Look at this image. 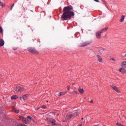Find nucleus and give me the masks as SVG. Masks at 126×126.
<instances>
[{"instance_id": "nucleus-3", "label": "nucleus", "mask_w": 126, "mask_h": 126, "mask_svg": "<svg viewBox=\"0 0 126 126\" xmlns=\"http://www.w3.org/2000/svg\"><path fill=\"white\" fill-rule=\"evenodd\" d=\"M14 89H15V91H16L17 92H18L19 91L22 92V91H24V90H25L24 88L21 87L20 86H16V87H15Z\"/></svg>"}, {"instance_id": "nucleus-25", "label": "nucleus", "mask_w": 126, "mask_h": 126, "mask_svg": "<svg viewBox=\"0 0 126 126\" xmlns=\"http://www.w3.org/2000/svg\"><path fill=\"white\" fill-rule=\"evenodd\" d=\"M0 6H2V7H3L4 6V4L2 3V2L0 1Z\"/></svg>"}, {"instance_id": "nucleus-18", "label": "nucleus", "mask_w": 126, "mask_h": 126, "mask_svg": "<svg viewBox=\"0 0 126 126\" xmlns=\"http://www.w3.org/2000/svg\"><path fill=\"white\" fill-rule=\"evenodd\" d=\"M66 117H68V119L70 120L71 119V118H72L73 117V114H70L68 116H66Z\"/></svg>"}, {"instance_id": "nucleus-35", "label": "nucleus", "mask_w": 126, "mask_h": 126, "mask_svg": "<svg viewBox=\"0 0 126 126\" xmlns=\"http://www.w3.org/2000/svg\"><path fill=\"white\" fill-rule=\"evenodd\" d=\"M94 1H95V2H99V0H94Z\"/></svg>"}, {"instance_id": "nucleus-16", "label": "nucleus", "mask_w": 126, "mask_h": 126, "mask_svg": "<svg viewBox=\"0 0 126 126\" xmlns=\"http://www.w3.org/2000/svg\"><path fill=\"white\" fill-rule=\"evenodd\" d=\"M18 98V96H17V95H13L11 97V98L12 99V100H16V99H17Z\"/></svg>"}, {"instance_id": "nucleus-1", "label": "nucleus", "mask_w": 126, "mask_h": 126, "mask_svg": "<svg viewBox=\"0 0 126 126\" xmlns=\"http://www.w3.org/2000/svg\"><path fill=\"white\" fill-rule=\"evenodd\" d=\"M72 9H73V7L71 5L64 7L63 9V13L61 18V20L63 21H64V20H70L71 17L74 16V12L71 11Z\"/></svg>"}, {"instance_id": "nucleus-38", "label": "nucleus", "mask_w": 126, "mask_h": 126, "mask_svg": "<svg viewBox=\"0 0 126 126\" xmlns=\"http://www.w3.org/2000/svg\"><path fill=\"white\" fill-rule=\"evenodd\" d=\"M49 122L50 123V124H51V119H50V120H49Z\"/></svg>"}, {"instance_id": "nucleus-19", "label": "nucleus", "mask_w": 126, "mask_h": 126, "mask_svg": "<svg viewBox=\"0 0 126 126\" xmlns=\"http://www.w3.org/2000/svg\"><path fill=\"white\" fill-rule=\"evenodd\" d=\"M124 20H125V16L123 15L121 17V18L120 19V21H121V22H123L124 21Z\"/></svg>"}, {"instance_id": "nucleus-15", "label": "nucleus", "mask_w": 126, "mask_h": 126, "mask_svg": "<svg viewBox=\"0 0 126 126\" xmlns=\"http://www.w3.org/2000/svg\"><path fill=\"white\" fill-rule=\"evenodd\" d=\"M4 45V41H3V39H0V47H2Z\"/></svg>"}, {"instance_id": "nucleus-42", "label": "nucleus", "mask_w": 126, "mask_h": 126, "mask_svg": "<svg viewBox=\"0 0 126 126\" xmlns=\"http://www.w3.org/2000/svg\"><path fill=\"white\" fill-rule=\"evenodd\" d=\"M73 85H74V84H73Z\"/></svg>"}, {"instance_id": "nucleus-37", "label": "nucleus", "mask_w": 126, "mask_h": 126, "mask_svg": "<svg viewBox=\"0 0 126 126\" xmlns=\"http://www.w3.org/2000/svg\"><path fill=\"white\" fill-rule=\"evenodd\" d=\"M111 60H112V61H114V62H115V59H114L113 58H112Z\"/></svg>"}, {"instance_id": "nucleus-33", "label": "nucleus", "mask_w": 126, "mask_h": 126, "mask_svg": "<svg viewBox=\"0 0 126 126\" xmlns=\"http://www.w3.org/2000/svg\"><path fill=\"white\" fill-rule=\"evenodd\" d=\"M24 124H19V125H18V126H24Z\"/></svg>"}, {"instance_id": "nucleus-29", "label": "nucleus", "mask_w": 126, "mask_h": 126, "mask_svg": "<svg viewBox=\"0 0 126 126\" xmlns=\"http://www.w3.org/2000/svg\"><path fill=\"white\" fill-rule=\"evenodd\" d=\"M117 125L118 126H124V125H122L121 123H117Z\"/></svg>"}, {"instance_id": "nucleus-23", "label": "nucleus", "mask_w": 126, "mask_h": 126, "mask_svg": "<svg viewBox=\"0 0 126 126\" xmlns=\"http://www.w3.org/2000/svg\"><path fill=\"white\" fill-rule=\"evenodd\" d=\"M27 119L30 120L31 122V121H32V117H31V116H28Z\"/></svg>"}, {"instance_id": "nucleus-31", "label": "nucleus", "mask_w": 126, "mask_h": 126, "mask_svg": "<svg viewBox=\"0 0 126 126\" xmlns=\"http://www.w3.org/2000/svg\"><path fill=\"white\" fill-rule=\"evenodd\" d=\"M67 90H68V91L70 90V86H67Z\"/></svg>"}, {"instance_id": "nucleus-34", "label": "nucleus", "mask_w": 126, "mask_h": 126, "mask_svg": "<svg viewBox=\"0 0 126 126\" xmlns=\"http://www.w3.org/2000/svg\"><path fill=\"white\" fill-rule=\"evenodd\" d=\"M13 49L14 50V51H16V50H17V47H14L13 48Z\"/></svg>"}, {"instance_id": "nucleus-11", "label": "nucleus", "mask_w": 126, "mask_h": 126, "mask_svg": "<svg viewBox=\"0 0 126 126\" xmlns=\"http://www.w3.org/2000/svg\"><path fill=\"white\" fill-rule=\"evenodd\" d=\"M111 87H112V88H113V89L115 90V91L116 92H117L118 93H120V92L119 91V90L118 89V88L117 87H116V86H115L114 85H111Z\"/></svg>"}, {"instance_id": "nucleus-36", "label": "nucleus", "mask_w": 126, "mask_h": 126, "mask_svg": "<svg viewBox=\"0 0 126 126\" xmlns=\"http://www.w3.org/2000/svg\"><path fill=\"white\" fill-rule=\"evenodd\" d=\"M90 102L91 103H93V100H91Z\"/></svg>"}, {"instance_id": "nucleus-40", "label": "nucleus", "mask_w": 126, "mask_h": 126, "mask_svg": "<svg viewBox=\"0 0 126 126\" xmlns=\"http://www.w3.org/2000/svg\"><path fill=\"white\" fill-rule=\"evenodd\" d=\"M124 57H126V54H125V55L124 56Z\"/></svg>"}, {"instance_id": "nucleus-20", "label": "nucleus", "mask_w": 126, "mask_h": 126, "mask_svg": "<svg viewBox=\"0 0 126 126\" xmlns=\"http://www.w3.org/2000/svg\"><path fill=\"white\" fill-rule=\"evenodd\" d=\"M71 94H74L75 95H76V94H78V92H77L76 91H74L70 93Z\"/></svg>"}, {"instance_id": "nucleus-9", "label": "nucleus", "mask_w": 126, "mask_h": 126, "mask_svg": "<svg viewBox=\"0 0 126 126\" xmlns=\"http://www.w3.org/2000/svg\"><path fill=\"white\" fill-rule=\"evenodd\" d=\"M56 122L57 121H56V120L53 118L51 119V123L52 126H56L57 125V124H56Z\"/></svg>"}, {"instance_id": "nucleus-26", "label": "nucleus", "mask_w": 126, "mask_h": 126, "mask_svg": "<svg viewBox=\"0 0 126 126\" xmlns=\"http://www.w3.org/2000/svg\"><path fill=\"white\" fill-rule=\"evenodd\" d=\"M14 6V3H13L12 6L10 7V10H12V8H13V7Z\"/></svg>"}, {"instance_id": "nucleus-24", "label": "nucleus", "mask_w": 126, "mask_h": 126, "mask_svg": "<svg viewBox=\"0 0 126 126\" xmlns=\"http://www.w3.org/2000/svg\"><path fill=\"white\" fill-rule=\"evenodd\" d=\"M19 118L20 119H22L23 122L24 121L25 117H24V116H19Z\"/></svg>"}, {"instance_id": "nucleus-21", "label": "nucleus", "mask_w": 126, "mask_h": 126, "mask_svg": "<svg viewBox=\"0 0 126 126\" xmlns=\"http://www.w3.org/2000/svg\"><path fill=\"white\" fill-rule=\"evenodd\" d=\"M119 71H120V72H124L126 71V70H125V69H124L123 68H120L119 69Z\"/></svg>"}, {"instance_id": "nucleus-8", "label": "nucleus", "mask_w": 126, "mask_h": 126, "mask_svg": "<svg viewBox=\"0 0 126 126\" xmlns=\"http://www.w3.org/2000/svg\"><path fill=\"white\" fill-rule=\"evenodd\" d=\"M98 51L100 54H103V53L105 52V49L103 48L102 47H99L98 49Z\"/></svg>"}, {"instance_id": "nucleus-22", "label": "nucleus", "mask_w": 126, "mask_h": 126, "mask_svg": "<svg viewBox=\"0 0 126 126\" xmlns=\"http://www.w3.org/2000/svg\"><path fill=\"white\" fill-rule=\"evenodd\" d=\"M65 94L64 93L61 92L58 94V96H63Z\"/></svg>"}, {"instance_id": "nucleus-17", "label": "nucleus", "mask_w": 126, "mask_h": 126, "mask_svg": "<svg viewBox=\"0 0 126 126\" xmlns=\"http://www.w3.org/2000/svg\"><path fill=\"white\" fill-rule=\"evenodd\" d=\"M73 116L74 118L77 117V116H78V112L76 111L75 113H73Z\"/></svg>"}, {"instance_id": "nucleus-13", "label": "nucleus", "mask_w": 126, "mask_h": 126, "mask_svg": "<svg viewBox=\"0 0 126 126\" xmlns=\"http://www.w3.org/2000/svg\"><path fill=\"white\" fill-rule=\"evenodd\" d=\"M108 29H109V28L106 27L104 29H102L100 32L101 33H104V32H106V31H107V30H108Z\"/></svg>"}, {"instance_id": "nucleus-41", "label": "nucleus", "mask_w": 126, "mask_h": 126, "mask_svg": "<svg viewBox=\"0 0 126 126\" xmlns=\"http://www.w3.org/2000/svg\"><path fill=\"white\" fill-rule=\"evenodd\" d=\"M59 115H60V114H58L57 115V116H59Z\"/></svg>"}, {"instance_id": "nucleus-30", "label": "nucleus", "mask_w": 126, "mask_h": 126, "mask_svg": "<svg viewBox=\"0 0 126 126\" xmlns=\"http://www.w3.org/2000/svg\"><path fill=\"white\" fill-rule=\"evenodd\" d=\"M103 1L105 4L106 6H107V5H108V3L107 2V1H105V0H103Z\"/></svg>"}, {"instance_id": "nucleus-43", "label": "nucleus", "mask_w": 126, "mask_h": 126, "mask_svg": "<svg viewBox=\"0 0 126 126\" xmlns=\"http://www.w3.org/2000/svg\"><path fill=\"white\" fill-rule=\"evenodd\" d=\"M82 120H83V118H82Z\"/></svg>"}, {"instance_id": "nucleus-6", "label": "nucleus", "mask_w": 126, "mask_h": 126, "mask_svg": "<svg viewBox=\"0 0 126 126\" xmlns=\"http://www.w3.org/2000/svg\"><path fill=\"white\" fill-rule=\"evenodd\" d=\"M102 33L100 32H96L95 35L97 39H100L101 37Z\"/></svg>"}, {"instance_id": "nucleus-4", "label": "nucleus", "mask_w": 126, "mask_h": 126, "mask_svg": "<svg viewBox=\"0 0 126 126\" xmlns=\"http://www.w3.org/2000/svg\"><path fill=\"white\" fill-rule=\"evenodd\" d=\"M28 51H29V52H30L32 54H37L38 53V52L37 51V50H36V49H35L34 48H30L28 49Z\"/></svg>"}, {"instance_id": "nucleus-39", "label": "nucleus", "mask_w": 126, "mask_h": 126, "mask_svg": "<svg viewBox=\"0 0 126 126\" xmlns=\"http://www.w3.org/2000/svg\"><path fill=\"white\" fill-rule=\"evenodd\" d=\"M32 122H34V120H32Z\"/></svg>"}, {"instance_id": "nucleus-27", "label": "nucleus", "mask_w": 126, "mask_h": 126, "mask_svg": "<svg viewBox=\"0 0 126 126\" xmlns=\"http://www.w3.org/2000/svg\"><path fill=\"white\" fill-rule=\"evenodd\" d=\"M41 108L42 109H47V106L43 105V106H41Z\"/></svg>"}, {"instance_id": "nucleus-12", "label": "nucleus", "mask_w": 126, "mask_h": 126, "mask_svg": "<svg viewBox=\"0 0 126 126\" xmlns=\"http://www.w3.org/2000/svg\"><path fill=\"white\" fill-rule=\"evenodd\" d=\"M78 91L81 94H83L84 93V90L80 87L78 88Z\"/></svg>"}, {"instance_id": "nucleus-5", "label": "nucleus", "mask_w": 126, "mask_h": 126, "mask_svg": "<svg viewBox=\"0 0 126 126\" xmlns=\"http://www.w3.org/2000/svg\"><path fill=\"white\" fill-rule=\"evenodd\" d=\"M29 96V95H28V94H25L22 97H21L20 99L21 101H22V102H24V101H25V100H27V99L28 98Z\"/></svg>"}, {"instance_id": "nucleus-28", "label": "nucleus", "mask_w": 126, "mask_h": 126, "mask_svg": "<svg viewBox=\"0 0 126 126\" xmlns=\"http://www.w3.org/2000/svg\"><path fill=\"white\" fill-rule=\"evenodd\" d=\"M0 33H2V28L0 27Z\"/></svg>"}, {"instance_id": "nucleus-32", "label": "nucleus", "mask_w": 126, "mask_h": 126, "mask_svg": "<svg viewBox=\"0 0 126 126\" xmlns=\"http://www.w3.org/2000/svg\"><path fill=\"white\" fill-rule=\"evenodd\" d=\"M15 113H16V114H18V113H19V110H16L15 111Z\"/></svg>"}, {"instance_id": "nucleus-14", "label": "nucleus", "mask_w": 126, "mask_h": 126, "mask_svg": "<svg viewBox=\"0 0 126 126\" xmlns=\"http://www.w3.org/2000/svg\"><path fill=\"white\" fill-rule=\"evenodd\" d=\"M121 66L122 67H126V61L122 62L121 64Z\"/></svg>"}, {"instance_id": "nucleus-7", "label": "nucleus", "mask_w": 126, "mask_h": 126, "mask_svg": "<svg viewBox=\"0 0 126 126\" xmlns=\"http://www.w3.org/2000/svg\"><path fill=\"white\" fill-rule=\"evenodd\" d=\"M31 122V121L29 120V119H28V118H25V119H24V121H23V123H24V124H26V125H29Z\"/></svg>"}, {"instance_id": "nucleus-2", "label": "nucleus", "mask_w": 126, "mask_h": 126, "mask_svg": "<svg viewBox=\"0 0 126 126\" xmlns=\"http://www.w3.org/2000/svg\"><path fill=\"white\" fill-rule=\"evenodd\" d=\"M93 41L92 39H90L89 40H87L83 43H82L80 45V47H86V46H89V45H90L92 43Z\"/></svg>"}, {"instance_id": "nucleus-10", "label": "nucleus", "mask_w": 126, "mask_h": 126, "mask_svg": "<svg viewBox=\"0 0 126 126\" xmlns=\"http://www.w3.org/2000/svg\"><path fill=\"white\" fill-rule=\"evenodd\" d=\"M96 57L98 59V62H99V63H102V62H103V59H102V58H101V56L99 55H97Z\"/></svg>"}]
</instances>
